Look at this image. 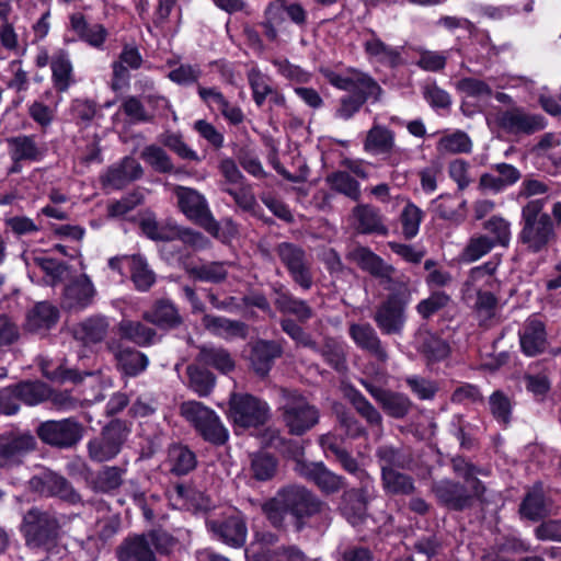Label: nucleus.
Wrapping results in <instances>:
<instances>
[{"instance_id": "473e14b6", "label": "nucleus", "mask_w": 561, "mask_h": 561, "mask_svg": "<svg viewBox=\"0 0 561 561\" xmlns=\"http://www.w3.org/2000/svg\"><path fill=\"white\" fill-rule=\"evenodd\" d=\"M108 321L104 317H91L75 328V337L84 345L101 343L108 332Z\"/></svg>"}, {"instance_id": "3c124183", "label": "nucleus", "mask_w": 561, "mask_h": 561, "mask_svg": "<svg viewBox=\"0 0 561 561\" xmlns=\"http://www.w3.org/2000/svg\"><path fill=\"white\" fill-rule=\"evenodd\" d=\"M186 373L190 380V387L199 397L208 396L215 386V376L207 369L197 365H188Z\"/></svg>"}, {"instance_id": "79ce46f5", "label": "nucleus", "mask_w": 561, "mask_h": 561, "mask_svg": "<svg viewBox=\"0 0 561 561\" xmlns=\"http://www.w3.org/2000/svg\"><path fill=\"white\" fill-rule=\"evenodd\" d=\"M170 471L176 476L187 474L197 465L195 454L181 444L172 445L168 451Z\"/></svg>"}, {"instance_id": "5701e85b", "label": "nucleus", "mask_w": 561, "mask_h": 561, "mask_svg": "<svg viewBox=\"0 0 561 561\" xmlns=\"http://www.w3.org/2000/svg\"><path fill=\"white\" fill-rule=\"evenodd\" d=\"M282 354L283 347L278 342L259 340L251 347L249 356L251 367L255 374L264 377L270 373L274 360Z\"/></svg>"}, {"instance_id": "37998d69", "label": "nucleus", "mask_w": 561, "mask_h": 561, "mask_svg": "<svg viewBox=\"0 0 561 561\" xmlns=\"http://www.w3.org/2000/svg\"><path fill=\"white\" fill-rule=\"evenodd\" d=\"M285 2L283 0H274L270 2L263 13V21L260 25L263 27L264 35L270 42L278 38L277 26L285 21Z\"/></svg>"}, {"instance_id": "052dcab7", "label": "nucleus", "mask_w": 561, "mask_h": 561, "mask_svg": "<svg viewBox=\"0 0 561 561\" xmlns=\"http://www.w3.org/2000/svg\"><path fill=\"white\" fill-rule=\"evenodd\" d=\"M451 302V297L445 291H433L427 298L422 299L415 307L417 313L424 320H428L435 313L445 309Z\"/></svg>"}, {"instance_id": "09e8293b", "label": "nucleus", "mask_w": 561, "mask_h": 561, "mask_svg": "<svg viewBox=\"0 0 561 561\" xmlns=\"http://www.w3.org/2000/svg\"><path fill=\"white\" fill-rule=\"evenodd\" d=\"M382 410L391 417L402 419L412 408V401L408 396L387 390L379 402Z\"/></svg>"}, {"instance_id": "5fc2aeb1", "label": "nucleus", "mask_w": 561, "mask_h": 561, "mask_svg": "<svg viewBox=\"0 0 561 561\" xmlns=\"http://www.w3.org/2000/svg\"><path fill=\"white\" fill-rule=\"evenodd\" d=\"M247 77L252 90L253 101L259 107H261L274 89L271 84V79L266 75L262 73L257 68L249 70Z\"/></svg>"}, {"instance_id": "f257e3e1", "label": "nucleus", "mask_w": 561, "mask_h": 561, "mask_svg": "<svg viewBox=\"0 0 561 561\" xmlns=\"http://www.w3.org/2000/svg\"><path fill=\"white\" fill-rule=\"evenodd\" d=\"M262 512L276 528L286 525V516L294 519L296 531H301L308 519L319 515L329 520L330 508L317 495L304 485L289 484L280 488L276 494L262 505Z\"/></svg>"}, {"instance_id": "bf43d9fd", "label": "nucleus", "mask_w": 561, "mask_h": 561, "mask_svg": "<svg viewBox=\"0 0 561 561\" xmlns=\"http://www.w3.org/2000/svg\"><path fill=\"white\" fill-rule=\"evenodd\" d=\"M168 493L170 500L181 507L188 508L193 506L202 508L206 506V504L204 503L203 494L190 486H185L183 484H175L168 491Z\"/></svg>"}, {"instance_id": "e2e57ef3", "label": "nucleus", "mask_w": 561, "mask_h": 561, "mask_svg": "<svg viewBox=\"0 0 561 561\" xmlns=\"http://www.w3.org/2000/svg\"><path fill=\"white\" fill-rule=\"evenodd\" d=\"M419 59L415 65L424 71L439 72L445 69L448 51H437L420 48L417 49Z\"/></svg>"}, {"instance_id": "a19ab883", "label": "nucleus", "mask_w": 561, "mask_h": 561, "mask_svg": "<svg viewBox=\"0 0 561 561\" xmlns=\"http://www.w3.org/2000/svg\"><path fill=\"white\" fill-rule=\"evenodd\" d=\"M118 330L122 337L138 346L151 345L157 339V332L139 321L124 319L119 322Z\"/></svg>"}, {"instance_id": "0eeeda50", "label": "nucleus", "mask_w": 561, "mask_h": 561, "mask_svg": "<svg viewBox=\"0 0 561 561\" xmlns=\"http://www.w3.org/2000/svg\"><path fill=\"white\" fill-rule=\"evenodd\" d=\"M180 413L205 440L215 445H222L228 439V431L220 422L219 416L203 403L197 401L183 402L180 405Z\"/></svg>"}, {"instance_id": "c85d7f7f", "label": "nucleus", "mask_w": 561, "mask_h": 561, "mask_svg": "<svg viewBox=\"0 0 561 561\" xmlns=\"http://www.w3.org/2000/svg\"><path fill=\"white\" fill-rule=\"evenodd\" d=\"M95 294L93 284L87 276H81L65 287V305L69 309H82L91 304Z\"/></svg>"}, {"instance_id": "c03bdc74", "label": "nucleus", "mask_w": 561, "mask_h": 561, "mask_svg": "<svg viewBox=\"0 0 561 561\" xmlns=\"http://www.w3.org/2000/svg\"><path fill=\"white\" fill-rule=\"evenodd\" d=\"M127 264L135 287L140 291L149 290L156 282V274L149 267L146 259L141 255H133L127 259Z\"/></svg>"}, {"instance_id": "dca6fc26", "label": "nucleus", "mask_w": 561, "mask_h": 561, "mask_svg": "<svg viewBox=\"0 0 561 561\" xmlns=\"http://www.w3.org/2000/svg\"><path fill=\"white\" fill-rule=\"evenodd\" d=\"M295 470L312 481L324 494L337 493L345 486V479L329 470L322 462L297 461Z\"/></svg>"}, {"instance_id": "49530a36", "label": "nucleus", "mask_w": 561, "mask_h": 561, "mask_svg": "<svg viewBox=\"0 0 561 561\" xmlns=\"http://www.w3.org/2000/svg\"><path fill=\"white\" fill-rule=\"evenodd\" d=\"M520 513L531 520H538L547 515L548 508L541 484H535L527 493L520 505Z\"/></svg>"}, {"instance_id": "20e7f679", "label": "nucleus", "mask_w": 561, "mask_h": 561, "mask_svg": "<svg viewBox=\"0 0 561 561\" xmlns=\"http://www.w3.org/2000/svg\"><path fill=\"white\" fill-rule=\"evenodd\" d=\"M346 259L356 263L360 270L378 278L389 295L412 294L410 278L397 271L394 266L385 262L369 248L357 245L350 250Z\"/></svg>"}, {"instance_id": "f3484780", "label": "nucleus", "mask_w": 561, "mask_h": 561, "mask_svg": "<svg viewBox=\"0 0 561 561\" xmlns=\"http://www.w3.org/2000/svg\"><path fill=\"white\" fill-rule=\"evenodd\" d=\"M368 488L364 491L362 484L358 489L345 491L342 495L340 511L352 525H357L364 519L367 504L375 497V484L370 483Z\"/></svg>"}, {"instance_id": "f8f14e48", "label": "nucleus", "mask_w": 561, "mask_h": 561, "mask_svg": "<svg viewBox=\"0 0 561 561\" xmlns=\"http://www.w3.org/2000/svg\"><path fill=\"white\" fill-rule=\"evenodd\" d=\"M126 436L121 422H111L88 443L89 458L94 462L112 460L119 454Z\"/></svg>"}, {"instance_id": "774afa93", "label": "nucleus", "mask_w": 561, "mask_h": 561, "mask_svg": "<svg viewBox=\"0 0 561 561\" xmlns=\"http://www.w3.org/2000/svg\"><path fill=\"white\" fill-rule=\"evenodd\" d=\"M456 87L458 91L469 98L488 99L493 94V90L486 81L473 77L460 79Z\"/></svg>"}, {"instance_id": "8fccbe9b", "label": "nucleus", "mask_w": 561, "mask_h": 561, "mask_svg": "<svg viewBox=\"0 0 561 561\" xmlns=\"http://www.w3.org/2000/svg\"><path fill=\"white\" fill-rule=\"evenodd\" d=\"M483 229L488 231L495 245L508 247L512 238L511 222L502 216H492L483 222Z\"/></svg>"}, {"instance_id": "338daca9", "label": "nucleus", "mask_w": 561, "mask_h": 561, "mask_svg": "<svg viewBox=\"0 0 561 561\" xmlns=\"http://www.w3.org/2000/svg\"><path fill=\"white\" fill-rule=\"evenodd\" d=\"M190 275L203 282L220 283L226 279L228 272L221 262H211L187 268Z\"/></svg>"}, {"instance_id": "f704fd0d", "label": "nucleus", "mask_w": 561, "mask_h": 561, "mask_svg": "<svg viewBox=\"0 0 561 561\" xmlns=\"http://www.w3.org/2000/svg\"><path fill=\"white\" fill-rule=\"evenodd\" d=\"M199 352L196 360L203 365L211 366L222 374L234 369L236 363L231 354L224 347L214 345H203L198 347Z\"/></svg>"}, {"instance_id": "6ab92c4d", "label": "nucleus", "mask_w": 561, "mask_h": 561, "mask_svg": "<svg viewBox=\"0 0 561 561\" xmlns=\"http://www.w3.org/2000/svg\"><path fill=\"white\" fill-rule=\"evenodd\" d=\"M48 62L50 64L51 78L55 88L59 92L67 91L72 82V65L68 53L61 49L57 50L50 59L46 50L37 54L38 67L46 66Z\"/></svg>"}, {"instance_id": "9d476101", "label": "nucleus", "mask_w": 561, "mask_h": 561, "mask_svg": "<svg viewBox=\"0 0 561 561\" xmlns=\"http://www.w3.org/2000/svg\"><path fill=\"white\" fill-rule=\"evenodd\" d=\"M270 408L266 402L247 394L234 393L229 402V419L241 428L257 427L268 420Z\"/></svg>"}, {"instance_id": "4be33fe9", "label": "nucleus", "mask_w": 561, "mask_h": 561, "mask_svg": "<svg viewBox=\"0 0 561 561\" xmlns=\"http://www.w3.org/2000/svg\"><path fill=\"white\" fill-rule=\"evenodd\" d=\"M497 265V263L489 261L482 265L471 268L467 280L463 283V295L471 298L473 293L477 291L499 289L500 283L495 277Z\"/></svg>"}, {"instance_id": "4c0bfd02", "label": "nucleus", "mask_w": 561, "mask_h": 561, "mask_svg": "<svg viewBox=\"0 0 561 561\" xmlns=\"http://www.w3.org/2000/svg\"><path fill=\"white\" fill-rule=\"evenodd\" d=\"M118 369L126 376L136 377L148 367V357L131 347L119 348L114 352Z\"/></svg>"}, {"instance_id": "a211bd4d", "label": "nucleus", "mask_w": 561, "mask_h": 561, "mask_svg": "<svg viewBox=\"0 0 561 561\" xmlns=\"http://www.w3.org/2000/svg\"><path fill=\"white\" fill-rule=\"evenodd\" d=\"M348 334L358 348L367 352L377 362L387 363L388 352L370 323H352Z\"/></svg>"}, {"instance_id": "6e6d98bb", "label": "nucleus", "mask_w": 561, "mask_h": 561, "mask_svg": "<svg viewBox=\"0 0 561 561\" xmlns=\"http://www.w3.org/2000/svg\"><path fill=\"white\" fill-rule=\"evenodd\" d=\"M433 205L435 214L440 219L458 222L462 218L459 209L465 207L466 201H459L451 195H440Z\"/></svg>"}, {"instance_id": "7ed1b4c3", "label": "nucleus", "mask_w": 561, "mask_h": 561, "mask_svg": "<svg viewBox=\"0 0 561 561\" xmlns=\"http://www.w3.org/2000/svg\"><path fill=\"white\" fill-rule=\"evenodd\" d=\"M545 201L531 199L522 208V229L518 240L530 253L546 251L557 234L553 221L543 213Z\"/></svg>"}, {"instance_id": "2eb2a0df", "label": "nucleus", "mask_w": 561, "mask_h": 561, "mask_svg": "<svg viewBox=\"0 0 561 561\" xmlns=\"http://www.w3.org/2000/svg\"><path fill=\"white\" fill-rule=\"evenodd\" d=\"M207 528L226 545L239 548L247 539V525L239 513H232L207 522Z\"/></svg>"}, {"instance_id": "de8ad7c7", "label": "nucleus", "mask_w": 561, "mask_h": 561, "mask_svg": "<svg viewBox=\"0 0 561 561\" xmlns=\"http://www.w3.org/2000/svg\"><path fill=\"white\" fill-rule=\"evenodd\" d=\"M383 489L390 494L408 495L414 491V481L412 477L399 472L398 470H386L381 474Z\"/></svg>"}, {"instance_id": "c9c22d12", "label": "nucleus", "mask_w": 561, "mask_h": 561, "mask_svg": "<svg viewBox=\"0 0 561 561\" xmlns=\"http://www.w3.org/2000/svg\"><path fill=\"white\" fill-rule=\"evenodd\" d=\"M203 324L210 333L224 339L245 337L247 335V325L241 321L206 314L203 318Z\"/></svg>"}, {"instance_id": "603ef678", "label": "nucleus", "mask_w": 561, "mask_h": 561, "mask_svg": "<svg viewBox=\"0 0 561 561\" xmlns=\"http://www.w3.org/2000/svg\"><path fill=\"white\" fill-rule=\"evenodd\" d=\"M347 398L357 413L364 417L369 425L381 426V414L358 390L351 389Z\"/></svg>"}, {"instance_id": "bb28decb", "label": "nucleus", "mask_w": 561, "mask_h": 561, "mask_svg": "<svg viewBox=\"0 0 561 561\" xmlns=\"http://www.w3.org/2000/svg\"><path fill=\"white\" fill-rule=\"evenodd\" d=\"M352 215L357 221V230L360 233H376L380 236L388 233V228L383 225L380 210L374 205L358 204L353 208Z\"/></svg>"}, {"instance_id": "6e6552de", "label": "nucleus", "mask_w": 561, "mask_h": 561, "mask_svg": "<svg viewBox=\"0 0 561 561\" xmlns=\"http://www.w3.org/2000/svg\"><path fill=\"white\" fill-rule=\"evenodd\" d=\"M274 251L293 282L301 289L309 290L313 285L312 259L306 250L296 243L284 241Z\"/></svg>"}, {"instance_id": "e433bc0d", "label": "nucleus", "mask_w": 561, "mask_h": 561, "mask_svg": "<svg viewBox=\"0 0 561 561\" xmlns=\"http://www.w3.org/2000/svg\"><path fill=\"white\" fill-rule=\"evenodd\" d=\"M451 463L454 472L465 480L466 489L468 494L471 495V500L481 499L485 488L477 478V474L483 473V471L461 457L454 458Z\"/></svg>"}, {"instance_id": "ea45409f", "label": "nucleus", "mask_w": 561, "mask_h": 561, "mask_svg": "<svg viewBox=\"0 0 561 561\" xmlns=\"http://www.w3.org/2000/svg\"><path fill=\"white\" fill-rule=\"evenodd\" d=\"M329 187L351 201L358 202L362 197L360 183L347 171H334L327 175Z\"/></svg>"}, {"instance_id": "393cba45", "label": "nucleus", "mask_w": 561, "mask_h": 561, "mask_svg": "<svg viewBox=\"0 0 561 561\" xmlns=\"http://www.w3.org/2000/svg\"><path fill=\"white\" fill-rule=\"evenodd\" d=\"M520 347L527 356L542 353L547 345V335L543 323L537 318L526 320L519 332Z\"/></svg>"}, {"instance_id": "f03ea898", "label": "nucleus", "mask_w": 561, "mask_h": 561, "mask_svg": "<svg viewBox=\"0 0 561 561\" xmlns=\"http://www.w3.org/2000/svg\"><path fill=\"white\" fill-rule=\"evenodd\" d=\"M321 75L334 88L352 92L340 99L334 116L339 119H351L368 99L378 100L382 90L378 82L368 73L355 68L343 72L330 68H321Z\"/></svg>"}, {"instance_id": "aec40b11", "label": "nucleus", "mask_w": 561, "mask_h": 561, "mask_svg": "<svg viewBox=\"0 0 561 561\" xmlns=\"http://www.w3.org/2000/svg\"><path fill=\"white\" fill-rule=\"evenodd\" d=\"M363 48L370 61L389 68H397L403 65L402 47H393L386 44L374 31L370 32V36L363 43Z\"/></svg>"}, {"instance_id": "0e129e2a", "label": "nucleus", "mask_w": 561, "mask_h": 561, "mask_svg": "<svg viewBox=\"0 0 561 561\" xmlns=\"http://www.w3.org/2000/svg\"><path fill=\"white\" fill-rule=\"evenodd\" d=\"M318 351L324 360L335 370L345 371L347 369L346 353L341 343L334 340H328L321 350Z\"/></svg>"}, {"instance_id": "69168bd1", "label": "nucleus", "mask_w": 561, "mask_h": 561, "mask_svg": "<svg viewBox=\"0 0 561 561\" xmlns=\"http://www.w3.org/2000/svg\"><path fill=\"white\" fill-rule=\"evenodd\" d=\"M141 158L158 172L170 173L173 171L172 160L161 147L147 146L141 152Z\"/></svg>"}, {"instance_id": "4d7b16f0", "label": "nucleus", "mask_w": 561, "mask_h": 561, "mask_svg": "<svg viewBox=\"0 0 561 561\" xmlns=\"http://www.w3.org/2000/svg\"><path fill=\"white\" fill-rule=\"evenodd\" d=\"M159 141L183 160L201 161L197 152L183 140V136L179 133L165 131L160 136Z\"/></svg>"}, {"instance_id": "864d4df0", "label": "nucleus", "mask_w": 561, "mask_h": 561, "mask_svg": "<svg viewBox=\"0 0 561 561\" xmlns=\"http://www.w3.org/2000/svg\"><path fill=\"white\" fill-rule=\"evenodd\" d=\"M424 213L419 206L410 201L405 204L400 215L402 234L405 239H413L419 233Z\"/></svg>"}, {"instance_id": "58836bf2", "label": "nucleus", "mask_w": 561, "mask_h": 561, "mask_svg": "<svg viewBox=\"0 0 561 561\" xmlns=\"http://www.w3.org/2000/svg\"><path fill=\"white\" fill-rule=\"evenodd\" d=\"M142 318L160 328H174L182 321L178 309L169 300L161 299L153 307L144 312Z\"/></svg>"}, {"instance_id": "ddd939ff", "label": "nucleus", "mask_w": 561, "mask_h": 561, "mask_svg": "<svg viewBox=\"0 0 561 561\" xmlns=\"http://www.w3.org/2000/svg\"><path fill=\"white\" fill-rule=\"evenodd\" d=\"M37 436L48 445L70 448L81 440L83 426L73 417L46 421L37 427Z\"/></svg>"}, {"instance_id": "680f3d73", "label": "nucleus", "mask_w": 561, "mask_h": 561, "mask_svg": "<svg viewBox=\"0 0 561 561\" xmlns=\"http://www.w3.org/2000/svg\"><path fill=\"white\" fill-rule=\"evenodd\" d=\"M489 407L492 416L501 424L507 425L511 421L513 403L511 398L501 390L489 397Z\"/></svg>"}, {"instance_id": "c756f323", "label": "nucleus", "mask_w": 561, "mask_h": 561, "mask_svg": "<svg viewBox=\"0 0 561 561\" xmlns=\"http://www.w3.org/2000/svg\"><path fill=\"white\" fill-rule=\"evenodd\" d=\"M141 175L142 168L140 163L131 157H125L118 164L107 170L105 182L115 188H122Z\"/></svg>"}, {"instance_id": "1a4fd4ad", "label": "nucleus", "mask_w": 561, "mask_h": 561, "mask_svg": "<svg viewBox=\"0 0 561 561\" xmlns=\"http://www.w3.org/2000/svg\"><path fill=\"white\" fill-rule=\"evenodd\" d=\"M412 299V294L388 295L381 301L373 316V319L382 334L400 335L407 323V309Z\"/></svg>"}, {"instance_id": "72a5a7b5", "label": "nucleus", "mask_w": 561, "mask_h": 561, "mask_svg": "<svg viewBox=\"0 0 561 561\" xmlns=\"http://www.w3.org/2000/svg\"><path fill=\"white\" fill-rule=\"evenodd\" d=\"M125 473L123 467L105 466L88 480V484L94 492L110 493L123 484Z\"/></svg>"}, {"instance_id": "7c9ffc66", "label": "nucleus", "mask_w": 561, "mask_h": 561, "mask_svg": "<svg viewBox=\"0 0 561 561\" xmlns=\"http://www.w3.org/2000/svg\"><path fill=\"white\" fill-rule=\"evenodd\" d=\"M396 147L394 133L381 125H374L364 140V150L370 154H389Z\"/></svg>"}, {"instance_id": "423d86ee", "label": "nucleus", "mask_w": 561, "mask_h": 561, "mask_svg": "<svg viewBox=\"0 0 561 561\" xmlns=\"http://www.w3.org/2000/svg\"><path fill=\"white\" fill-rule=\"evenodd\" d=\"M283 400L282 416L290 434L300 436L319 422L318 408L299 392L283 390Z\"/></svg>"}, {"instance_id": "a18cd8bd", "label": "nucleus", "mask_w": 561, "mask_h": 561, "mask_svg": "<svg viewBox=\"0 0 561 561\" xmlns=\"http://www.w3.org/2000/svg\"><path fill=\"white\" fill-rule=\"evenodd\" d=\"M277 467L278 462L274 456L266 453H257L251 456L249 473L252 479L265 482L274 478Z\"/></svg>"}, {"instance_id": "4468645a", "label": "nucleus", "mask_w": 561, "mask_h": 561, "mask_svg": "<svg viewBox=\"0 0 561 561\" xmlns=\"http://www.w3.org/2000/svg\"><path fill=\"white\" fill-rule=\"evenodd\" d=\"M496 122L501 129L512 135H530L546 127L543 116L527 113L519 106L500 112Z\"/></svg>"}, {"instance_id": "a878e982", "label": "nucleus", "mask_w": 561, "mask_h": 561, "mask_svg": "<svg viewBox=\"0 0 561 561\" xmlns=\"http://www.w3.org/2000/svg\"><path fill=\"white\" fill-rule=\"evenodd\" d=\"M274 293L276 294L274 305L279 312L295 316L302 323L314 316L313 309L306 300L295 297L284 286L275 288Z\"/></svg>"}, {"instance_id": "412c9836", "label": "nucleus", "mask_w": 561, "mask_h": 561, "mask_svg": "<svg viewBox=\"0 0 561 561\" xmlns=\"http://www.w3.org/2000/svg\"><path fill=\"white\" fill-rule=\"evenodd\" d=\"M70 30L77 37L88 44L89 46L102 49L107 36L108 31L103 24L89 23L82 13H72L69 18Z\"/></svg>"}, {"instance_id": "2f4dec72", "label": "nucleus", "mask_w": 561, "mask_h": 561, "mask_svg": "<svg viewBox=\"0 0 561 561\" xmlns=\"http://www.w3.org/2000/svg\"><path fill=\"white\" fill-rule=\"evenodd\" d=\"M472 140L467 133L460 129L443 131L436 144V151L440 156L470 153Z\"/></svg>"}, {"instance_id": "39448f33", "label": "nucleus", "mask_w": 561, "mask_h": 561, "mask_svg": "<svg viewBox=\"0 0 561 561\" xmlns=\"http://www.w3.org/2000/svg\"><path fill=\"white\" fill-rule=\"evenodd\" d=\"M178 540L162 529L126 537L116 549L118 561H156V552L170 553Z\"/></svg>"}, {"instance_id": "b1692460", "label": "nucleus", "mask_w": 561, "mask_h": 561, "mask_svg": "<svg viewBox=\"0 0 561 561\" xmlns=\"http://www.w3.org/2000/svg\"><path fill=\"white\" fill-rule=\"evenodd\" d=\"M432 490L439 502L454 510H463L471 505V495L466 486L451 480L437 481Z\"/></svg>"}, {"instance_id": "9b49d317", "label": "nucleus", "mask_w": 561, "mask_h": 561, "mask_svg": "<svg viewBox=\"0 0 561 561\" xmlns=\"http://www.w3.org/2000/svg\"><path fill=\"white\" fill-rule=\"evenodd\" d=\"M181 211L207 232L217 236L219 224L211 215L207 201L203 194L194 188L176 186L174 190Z\"/></svg>"}, {"instance_id": "cd10ccee", "label": "nucleus", "mask_w": 561, "mask_h": 561, "mask_svg": "<svg viewBox=\"0 0 561 561\" xmlns=\"http://www.w3.org/2000/svg\"><path fill=\"white\" fill-rule=\"evenodd\" d=\"M33 447V437L27 433L10 432L0 436V467L28 451Z\"/></svg>"}, {"instance_id": "13d9d810", "label": "nucleus", "mask_w": 561, "mask_h": 561, "mask_svg": "<svg viewBox=\"0 0 561 561\" xmlns=\"http://www.w3.org/2000/svg\"><path fill=\"white\" fill-rule=\"evenodd\" d=\"M496 247L486 234L472 236L462 250L461 257L465 262H474L490 253Z\"/></svg>"}]
</instances>
